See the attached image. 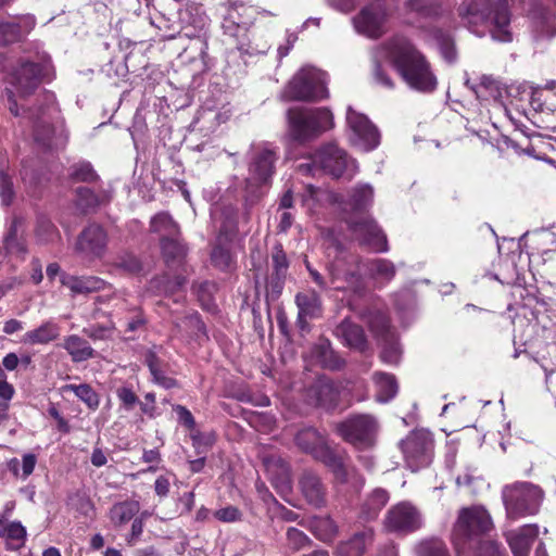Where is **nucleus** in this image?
<instances>
[{
    "label": "nucleus",
    "instance_id": "nucleus-22",
    "mask_svg": "<svg viewBox=\"0 0 556 556\" xmlns=\"http://www.w3.org/2000/svg\"><path fill=\"white\" fill-rule=\"evenodd\" d=\"M348 124L367 150L377 148L380 143V134L377 127L364 114L349 111Z\"/></svg>",
    "mask_w": 556,
    "mask_h": 556
},
{
    "label": "nucleus",
    "instance_id": "nucleus-33",
    "mask_svg": "<svg viewBox=\"0 0 556 556\" xmlns=\"http://www.w3.org/2000/svg\"><path fill=\"white\" fill-rule=\"evenodd\" d=\"M466 86L481 101L497 100L502 97L501 83L492 75H482L478 84H470L467 80Z\"/></svg>",
    "mask_w": 556,
    "mask_h": 556
},
{
    "label": "nucleus",
    "instance_id": "nucleus-19",
    "mask_svg": "<svg viewBox=\"0 0 556 556\" xmlns=\"http://www.w3.org/2000/svg\"><path fill=\"white\" fill-rule=\"evenodd\" d=\"M35 25L36 18L31 14L8 20L0 18V45L5 46L22 40L34 29Z\"/></svg>",
    "mask_w": 556,
    "mask_h": 556
},
{
    "label": "nucleus",
    "instance_id": "nucleus-64",
    "mask_svg": "<svg viewBox=\"0 0 556 556\" xmlns=\"http://www.w3.org/2000/svg\"><path fill=\"white\" fill-rule=\"evenodd\" d=\"M211 257L213 264L218 267L226 268L231 263V254L229 250L222 245H216L213 248Z\"/></svg>",
    "mask_w": 556,
    "mask_h": 556
},
{
    "label": "nucleus",
    "instance_id": "nucleus-2",
    "mask_svg": "<svg viewBox=\"0 0 556 556\" xmlns=\"http://www.w3.org/2000/svg\"><path fill=\"white\" fill-rule=\"evenodd\" d=\"M7 106L15 117H26L33 123V136L35 142L42 149L53 147L54 128L50 121L56 112L54 105V94L48 91L40 93L37 98V108L25 109L24 104H18L15 93L11 89H5Z\"/></svg>",
    "mask_w": 556,
    "mask_h": 556
},
{
    "label": "nucleus",
    "instance_id": "nucleus-61",
    "mask_svg": "<svg viewBox=\"0 0 556 556\" xmlns=\"http://www.w3.org/2000/svg\"><path fill=\"white\" fill-rule=\"evenodd\" d=\"M214 517L220 522H236L242 519V513L236 506L228 505L214 511Z\"/></svg>",
    "mask_w": 556,
    "mask_h": 556
},
{
    "label": "nucleus",
    "instance_id": "nucleus-4",
    "mask_svg": "<svg viewBox=\"0 0 556 556\" xmlns=\"http://www.w3.org/2000/svg\"><path fill=\"white\" fill-rule=\"evenodd\" d=\"M458 14L468 23H490L492 37L501 42H510V10L506 0H463Z\"/></svg>",
    "mask_w": 556,
    "mask_h": 556
},
{
    "label": "nucleus",
    "instance_id": "nucleus-47",
    "mask_svg": "<svg viewBox=\"0 0 556 556\" xmlns=\"http://www.w3.org/2000/svg\"><path fill=\"white\" fill-rule=\"evenodd\" d=\"M458 556H507L505 549L496 542L483 540L478 543L467 555Z\"/></svg>",
    "mask_w": 556,
    "mask_h": 556
},
{
    "label": "nucleus",
    "instance_id": "nucleus-20",
    "mask_svg": "<svg viewBox=\"0 0 556 556\" xmlns=\"http://www.w3.org/2000/svg\"><path fill=\"white\" fill-rule=\"evenodd\" d=\"M112 200L111 192L103 188L78 187L75 190V207L83 215L96 214Z\"/></svg>",
    "mask_w": 556,
    "mask_h": 556
},
{
    "label": "nucleus",
    "instance_id": "nucleus-6",
    "mask_svg": "<svg viewBox=\"0 0 556 556\" xmlns=\"http://www.w3.org/2000/svg\"><path fill=\"white\" fill-rule=\"evenodd\" d=\"M492 527V520L485 510L464 508L460 510L452 533L457 555H467L473 546L483 541L481 535Z\"/></svg>",
    "mask_w": 556,
    "mask_h": 556
},
{
    "label": "nucleus",
    "instance_id": "nucleus-12",
    "mask_svg": "<svg viewBox=\"0 0 556 556\" xmlns=\"http://www.w3.org/2000/svg\"><path fill=\"white\" fill-rule=\"evenodd\" d=\"M401 450L407 467L417 471L428 467L434 454V439L426 429L412 430L401 442Z\"/></svg>",
    "mask_w": 556,
    "mask_h": 556
},
{
    "label": "nucleus",
    "instance_id": "nucleus-10",
    "mask_svg": "<svg viewBox=\"0 0 556 556\" xmlns=\"http://www.w3.org/2000/svg\"><path fill=\"white\" fill-rule=\"evenodd\" d=\"M51 63L45 52H36L34 56L21 60L12 73L11 84L15 87L20 99L30 96L39 86L41 79L48 76Z\"/></svg>",
    "mask_w": 556,
    "mask_h": 556
},
{
    "label": "nucleus",
    "instance_id": "nucleus-7",
    "mask_svg": "<svg viewBox=\"0 0 556 556\" xmlns=\"http://www.w3.org/2000/svg\"><path fill=\"white\" fill-rule=\"evenodd\" d=\"M334 432L355 450L366 451L376 445L379 422L371 414H350L336 424Z\"/></svg>",
    "mask_w": 556,
    "mask_h": 556
},
{
    "label": "nucleus",
    "instance_id": "nucleus-18",
    "mask_svg": "<svg viewBox=\"0 0 556 556\" xmlns=\"http://www.w3.org/2000/svg\"><path fill=\"white\" fill-rule=\"evenodd\" d=\"M340 388L327 376H319L306 390L307 402L327 410L334 409L340 402Z\"/></svg>",
    "mask_w": 556,
    "mask_h": 556
},
{
    "label": "nucleus",
    "instance_id": "nucleus-38",
    "mask_svg": "<svg viewBox=\"0 0 556 556\" xmlns=\"http://www.w3.org/2000/svg\"><path fill=\"white\" fill-rule=\"evenodd\" d=\"M364 266L372 279L382 282H390L396 274L394 264L387 258L368 260L364 263Z\"/></svg>",
    "mask_w": 556,
    "mask_h": 556
},
{
    "label": "nucleus",
    "instance_id": "nucleus-62",
    "mask_svg": "<svg viewBox=\"0 0 556 556\" xmlns=\"http://www.w3.org/2000/svg\"><path fill=\"white\" fill-rule=\"evenodd\" d=\"M0 197L5 205H9L14 197L12 179L3 170H0Z\"/></svg>",
    "mask_w": 556,
    "mask_h": 556
},
{
    "label": "nucleus",
    "instance_id": "nucleus-34",
    "mask_svg": "<svg viewBox=\"0 0 556 556\" xmlns=\"http://www.w3.org/2000/svg\"><path fill=\"white\" fill-rule=\"evenodd\" d=\"M314 354L323 368L340 370L345 366V361L336 352L328 339L321 340L314 349Z\"/></svg>",
    "mask_w": 556,
    "mask_h": 556
},
{
    "label": "nucleus",
    "instance_id": "nucleus-60",
    "mask_svg": "<svg viewBox=\"0 0 556 556\" xmlns=\"http://www.w3.org/2000/svg\"><path fill=\"white\" fill-rule=\"evenodd\" d=\"M372 77L377 84L381 85L384 88L393 89L395 86L394 80L389 75L388 71L383 67L379 60H376L374 62Z\"/></svg>",
    "mask_w": 556,
    "mask_h": 556
},
{
    "label": "nucleus",
    "instance_id": "nucleus-36",
    "mask_svg": "<svg viewBox=\"0 0 556 556\" xmlns=\"http://www.w3.org/2000/svg\"><path fill=\"white\" fill-rule=\"evenodd\" d=\"M372 379L377 387L376 400L380 403L391 401L397 393L399 386L394 375L377 371Z\"/></svg>",
    "mask_w": 556,
    "mask_h": 556
},
{
    "label": "nucleus",
    "instance_id": "nucleus-45",
    "mask_svg": "<svg viewBox=\"0 0 556 556\" xmlns=\"http://www.w3.org/2000/svg\"><path fill=\"white\" fill-rule=\"evenodd\" d=\"M72 392L83 402L89 409H97L100 403L98 393L87 383L72 384Z\"/></svg>",
    "mask_w": 556,
    "mask_h": 556
},
{
    "label": "nucleus",
    "instance_id": "nucleus-31",
    "mask_svg": "<svg viewBox=\"0 0 556 556\" xmlns=\"http://www.w3.org/2000/svg\"><path fill=\"white\" fill-rule=\"evenodd\" d=\"M294 301L299 312L302 313L303 316H308L309 319L321 317L323 301L315 290L299 292Z\"/></svg>",
    "mask_w": 556,
    "mask_h": 556
},
{
    "label": "nucleus",
    "instance_id": "nucleus-40",
    "mask_svg": "<svg viewBox=\"0 0 556 556\" xmlns=\"http://www.w3.org/2000/svg\"><path fill=\"white\" fill-rule=\"evenodd\" d=\"M372 199V188L369 185H359L352 190L350 205L354 212H364L371 205Z\"/></svg>",
    "mask_w": 556,
    "mask_h": 556
},
{
    "label": "nucleus",
    "instance_id": "nucleus-35",
    "mask_svg": "<svg viewBox=\"0 0 556 556\" xmlns=\"http://www.w3.org/2000/svg\"><path fill=\"white\" fill-rule=\"evenodd\" d=\"M140 504L136 500L115 503L109 511V518L115 527H121L134 519L139 513Z\"/></svg>",
    "mask_w": 556,
    "mask_h": 556
},
{
    "label": "nucleus",
    "instance_id": "nucleus-24",
    "mask_svg": "<svg viewBox=\"0 0 556 556\" xmlns=\"http://www.w3.org/2000/svg\"><path fill=\"white\" fill-rule=\"evenodd\" d=\"M299 485L303 496L311 505L315 507L325 506L327 490L316 472L304 470L300 477Z\"/></svg>",
    "mask_w": 556,
    "mask_h": 556
},
{
    "label": "nucleus",
    "instance_id": "nucleus-51",
    "mask_svg": "<svg viewBox=\"0 0 556 556\" xmlns=\"http://www.w3.org/2000/svg\"><path fill=\"white\" fill-rule=\"evenodd\" d=\"M441 55L448 63H454L457 59V50L454 39L447 33L440 30L435 36Z\"/></svg>",
    "mask_w": 556,
    "mask_h": 556
},
{
    "label": "nucleus",
    "instance_id": "nucleus-52",
    "mask_svg": "<svg viewBox=\"0 0 556 556\" xmlns=\"http://www.w3.org/2000/svg\"><path fill=\"white\" fill-rule=\"evenodd\" d=\"M147 324V319L141 309H136L132 312L131 316H129L124 321V332L127 334L128 340L136 339V332L143 330Z\"/></svg>",
    "mask_w": 556,
    "mask_h": 556
},
{
    "label": "nucleus",
    "instance_id": "nucleus-57",
    "mask_svg": "<svg viewBox=\"0 0 556 556\" xmlns=\"http://www.w3.org/2000/svg\"><path fill=\"white\" fill-rule=\"evenodd\" d=\"M287 541L289 547L298 552L312 544V540L298 528L291 527L287 531Z\"/></svg>",
    "mask_w": 556,
    "mask_h": 556
},
{
    "label": "nucleus",
    "instance_id": "nucleus-48",
    "mask_svg": "<svg viewBox=\"0 0 556 556\" xmlns=\"http://www.w3.org/2000/svg\"><path fill=\"white\" fill-rule=\"evenodd\" d=\"M289 260L281 243H276L271 250V273L275 275L287 276L289 269Z\"/></svg>",
    "mask_w": 556,
    "mask_h": 556
},
{
    "label": "nucleus",
    "instance_id": "nucleus-9",
    "mask_svg": "<svg viewBox=\"0 0 556 556\" xmlns=\"http://www.w3.org/2000/svg\"><path fill=\"white\" fill-rule=\"evenodd\" d=\"M503 498L508 517L518 519L539 511L543 491L530 482H516L505 488Z\"/></svg>",
    "mask_w": 556,
    "mask_h": 556
},
{
    "label": "nucleus",
    "instance_id": "nucleus-50",
    "mask_svg": "<svg viewBox=\"0 0 556 556\" xmlns=\"http://www.w3.org/2000/svg\"><path fill=\"white\" fill-rule=\"evenodd\" d=\"M417 552L419 556H450L446 544L440 539L422 541Z\"/></svg>",
    "mask_w": 556,
    "mask_h": 556
},
{
    "label": "nucleus",
    "instance_id": "nucleus-46",
    "mask_svg": "<svg viewBox=\"0 0 556 556\" xmlns=\"http://www.w3.org/2000/svg\"><path fill=\"white\" fill-rule=\"evenodd\" d=\"M190 439L198 455L205 454L216 442L214 432H202L198 429L191 431Z\"/></svg>",
    "mask_w": 556,
    "mask_h": 556
},
{
    "label": "nucleus",
    "instance_id": "nucleus-55",
    "mask_svg": "<svg viewBox=\"0 0 556 556\" xmlns=\"http://www.w3.org/2000/svg\"><path fill=\"white\" fill-rule=\"evenodd\" d=\"M287 276L270 274L266 279V299L276 301L282 293Z\"/></svg>",
    "mask_w": 556,
    "mask_h": 556
},
{
    "label": "nucleus",
    "instance_id": "nucleus-14",
    "mask_svg": "<svg viewBox=\"0 0 556 556\" xmlns=\"http://www.w3.org/2000/svg\"><path fill=\"white\" fill-rule=\"evenodd\" d=\"M349 230L352 231L361 247L369 248L377 253L389 250L388 239L378 223L370 216H364L348 222Z\"/></svg>",
    "mask_w": 556,
    "mask_h": 556
},
{
    "label": "nucleus",
    "instance_id": "nucleus-58",
    "mask_svg": "<svg viewBox=\"0 0 556 556\" xmlns=\"http://www.w3.org/2000/svg\"><path fill=\"white\" fill-rule=\"evenodd\" d=\"M56 236V228L49 219L45 217L38 218L36 226V237L38 241L47 243L53 241Z\"/></svg>",
    "mask_w": 556,
    "mask_h": 556
},
{
    "label": "nucleus",
    "instance_id": "nucleus-59",
    "mask_svg": "<svg viewBox=\"0 0 556 556\" xmlns=\"http://www.w3.org/2000/svg\"><path fill=\"white\" fill-rule=\"evenodd\" d=\"M72 505L75 507V510L92 520L94 517V505L89 496L86 494H76L74 498H72Z\"/></svg>",
    "mask_w": 556,
    "mask_h": 556
},
{
    "label": "nucleus",
    "instance_id": "nucleus-25",
    "mask_svg": "<svg viewBox=\"0 0 556 556\" xmlns=\"http://www.w3.org/2000/svg\"><path fill=\"white\" fill-rule=\"evenodd\" d=\"M333 334L350 349H354L358 352H365L368 348L367 338L363 327L348 318L343 319L336 327Z\"/></svg>",
    "mask_w": 556,
    "mask_h": 556
},
{
    "label": "nucleus",
    "instance_id": "nucleus-1",
    "mask_svg": "<svg viewBox=\"0 0 556 556\" xmlns=\"http://www.w3.org/2000/svg\"><path fill=\"white\" fill-rule=\"evenodd\" d=\"M378 53L410 89L421 93L437 89L438 78L431 62L409 37L391 36L380 43Z\"/></svg>",
    "mask_w": 556,
    "mask_h": 556
},
{
    "label": "nucleus",
    "instance_id": "nucleus-42",
    "mask_svg": "<svg viewBox=\"0 0 556 556\" xmlns=\"http://www.w3.org/2000/svg\"><path fill=\"white\" fill-rule=\"evenodd\" d=\"M312 530L316 538L324 542L332 541L338 533L336 522L328 516L315 518L312 521Z\"/></svg>",
    "mask_w": 556,
    "mask_h": 556
},
{
    "label": "nucleus",
    "instance_id": "nucleus-41",
    "mask_svg": "<svg viewBox=\"0 0 556 556\" xmlns=\"http://www.w3.org/2000/svg\"><path fill=\"white\" fill-rule=\"evenodd\" d=\"M100 176L88 161H78L72 164V182L97 184Z\"/></svg>",
    "mask_w": 556,
    "mask_h": 556
},
{
    "label": "nucleus",
    "instance_id": "nucleus-28",
    "mask_svg": "<svg viewBox=\"0 0 556 556\" xmlns=\"http://www.w3.org/2000/svg\"><path fill=\"white\" fill-rule=\"evenodd\" d=\"M374 535L371 528L356 532L351 539L337 546L336 556H363L367 545L372 543Z\"/></svg>",
    "mask_w": 556,
    "mask_h": 556
},
{
    "label": "nucleus",
    "instance_id": "nucleus-21",
    "mask_svg": "<svg viewBox=\"0 0 556 556\" xmlns=\"http://www.w3.org/2000/svg\"><path fill=\"white\" fill-rule=\"evenodd\" d=\"M294 442L299 450L316 460H319L330 448L325 435L314 427H305L299 430L294 437Z\"/></svg>",
    "mask_w": 556,
    "mask_h": 556
},
{
    "label": "nucleus",
    "instance_id": "nucleus-29",
    "mask_svg": "<svg viewBox=\"0 0 556 556\" xmlns=\"http://www.w3.org/2000/svg\"><path fill=\"white\" fill-rule=\"evenodd\" d=\"M390 494L382 488H376L364 500L359 508V518L364 521L376 520L388 504Z\"/></svg>",
    "mask_w": 556,
    "mask_h": 556
},
{
    "label": "nucleus",
    "instance_id": "nucleus-30",
    "mask_svg": "<svg viewBox=\"0 0 556 556\" xmlns=\"http://www.w3.org/2000/svg\"><path fill=\"white\" fill-rule=\"evenodd\" d=\"M23 219L15 217L3 239L5 250L11 254L24 255L27 252L26 241L23 236Z\"/></svg>",
    "mask_w": 556,
    "mask_h": 556
},
{
    "label": "nucleus",
    "instance_id": "nucleus-15",
    "mask_svg": "<svg viewBox=\"0 0 556 556\" xmlns=\"http://www.w3.org/2000/svg\"><path fill=\"white\" fill-rule=\"evenodd\" d=\"M389 18L388 10L384 4L372 2L365 5L354 17L355 29L372 39L382 37L387 31V22Z\"/></svg>",
    "mask_w": 556,
    "mask_h": 556
},
{
    "label": "nucleus",
    "instance_id": "nucleus-49",
    "mask_svg": "<svg viewBox=\"0 0 556 556\" xmlns=\"http://www.w3.org/2000/svg\"><path fill=\"white\" fill-rule=\"evenodd\" d=\"M369 329L378 342L394 336L389 319L383 315L372 317L369 321Z\"/></svg>",
    "mask_w": 556,
    "mask_h": 556
},
{
    "label": "nucleus",
    "instance_id": "nucleus-16",
    "mask_svg": "<svg viewBox=\"0 0 556 556\" xmlns=\"http://www.w3.org/2000/svg\"><path fill=\"white\" fill-rule=\"evenodd\" d=\"M313 165L331 176L339 179L348 168L349 155L345 150L334 142L321 144L312 155Z\"/></svg>",
    "mask_w": 556,
    "mask_h": 556
},
{
    "label": "nucleus",
    "instance_id": "nucleus-5",
    "mask_svg": "<svg viewBox=\"0 0 556 556\" xmlns=\"http://www.w3.org/2000/svg\"><path fill=\"white\" fill-rule=\"evenodd\" d=\"M287 121L289 136L299 144L316 140L334 127L333 114L326 106L290 108L287 111Z\"/></svg>",
    "mask_w": 556,
    "mask_h": 556
},
{
    "label": "nucleus",
    "instance_id": "nucleus-54",
    "mask_svg": "<svg viewBox=\"0 0 556 556\" xmlns=\"http://www.w3.org/2000/svg\"><path fill=\"white\" fill-rule=\"evenodd\" d=\"M115 394L121 403V408L126 412H131L136 405H139L140 400L131 387L122 386L115 391Z\"/></svg>",
    "mask_w": 556,
    "mask_h": 556
},
{
    "label": "nucleus",
    "instance_id": "nucleus-27",
    "mask_svg": "<svg viewBox=\"0 0 556 556\" xmlns=\"http://www.w3.org/2000/svg\"><path fill=\"white\" fill-rule=\"evenodd\" d=\"M161 255L168 268L181 266L188 255V245L180 236L160 240Z\"/></svg>",
    "mask_w": 556,
    "mask_h": 556
},
{
    "label": "nucleus",
    "instance_id": "nucleus-17",
    "mask_svg": "<svg viewBox=\"0 0 556 556\" xmlns=\"http://www.w3.org/2000/svg\"><path fill=\"white\" fill-rule=\"evenodd\" d=\"M109 243V235L103 226L90 223L78 235L75 250L85 258L93 261L103 257Z\"/></svg>",
    "mask_w": 556,
    "mask_h": 556
},
{
    "label": "nucleus",
    "instance_id": "nucleus-56",
    "mask_svg": "<svg viewBox=\"0 0 556 556\" xmlns=\"http://www.w3.org/2000/svg\"><path fill=\"white\" fill-rule=\"evenodd\" d=\"M115 265L129 274H138L142 270L141 261L135 254L128 252L118 255Z\"/></svg>",
    "mask_w": 556,
    "mask_h": 556
},
{
    "label": "nucleus",
    "instance_id": "nucleus-26",
    "mask_svg": "<svg viewBox=\"0 0 556 556\" xmlns=\"http://www.w3.org/2000/svg\"><path fill=\"white\" fill-rule=\"evenodd\" d=\"M538 535L539 527L536 525H525L508 532L506 540L514 556H529L531 546Z\"/></svg>",
    "mask_w": 556,
    "mask_h": 556
},
{
    "label": "nucleus",
    "instance_id": "nucleus-3",
    "mask_svg": "<svg viewBox=\"0 0 556 556\" xmlns=\"http://www.w3.org/2000/svg\"><path fill=\"white\" fill-rule=\"evenodd\" d=\"M277 160V149L271 146L267 143L252 146L248 163V176L244 179L247 220L250 218L248 208L264 197V187L270 185Z\"/></svg>",
    "mask_w": 556,
    "mask_h": 556
},
{
    "label": "nucleus",
    "instance_id": "nucleus-39",
    "mask_svg": "<svg viewBox=\"0 0 556 556\" xmlns=\"http://www.w3.org/2000/svg\"><path fill=\"white\" fill-rule=\"evenodd\" d=\"M59 336V328L55 324L48 321L38 328L27 331L22 339L25 344H46Z\"/></svg>",
    "mask_w": 556,
    "mask_h": 556
},
{
    "label": "nucleus",
    "instance_id": "nucleus-13",
    "mask_svg": "<svg viewBox=\"0 0 556 556\" xmlns=\"http://www.w3.org/2000/svg\"><path fill=\"white\" fill-rule=\"evenodd\" d=\"M420 511L409 502H400L391 506L383 519V526L390 533L408 534L421 528Z\"/></svg>",
    "mask_w": 556,
    "mask_h": 556
},
{
    "label": "nucleus",
    "instance_id": "nucleus-32",
    "mask_svg": "<svg viewBox=\"0 0 556 556\" xmlns=\"http://www.w3.org/2000/svg\"><path fill=\"white\" fill-rule=\"evenodd\" d=\"M150 231L159 235L160 240L181 235L180 226L167 212H160L151 218Z\"/></svg>",
    "mask_w": 556,
    "mask_h": 556
},
{
    "label": "nucleus",
    "instance_id": "nucleus-63",
    "mask_svg": "<svg viewBox=\"0 0 556 556\" xmlns=\"http://www.w3.org/2000/svg\"><path fill=\"white\" fill-rule=\"evenodd\" d=\"M173 410L177 414L178 421L184 427H186L190 431L195 429V419L191 412L186 406L175 404L173 405Z\"/></svg>",
    "mask_w": 556,
    "mask_h": 556
},
{
    "label": "nucleus",
    "instance_id": "nucleus-37",
    "mask_svg": "<svg viewBox=\"0 0 556 556\" xmlns=\"http://www.w3.org/2000/svg\"><path fill=\"white\" fill-rule=\"evenodd\" d=\"M404 10L421 18H433L441 14L442 0H405Z\"/></svg>",
    "mask_w": 556,
    "mask_h": 556
},
{
    "label": "nucleus",
    "instance_id": "nucleus-43",
    "mask_svg": "<svg viewBox=\"0 0 556 556\" xmlns=\"http://www.w3.org/2000/svg\"><path fill=\"white\" fill-rule=\"evenodd\" d=\"M105 281L96 276L72 277V292L92 293L103 290Z\"/></svg>",
    "mask_w": 556,
    "mask_h": 556
},
{
    "label": "nucleus",
    "instance_id": "nucleus-44",
    "mask_svg": "<svg viewBox=\"0 0 556 556\" xmlns=\"http://www.w3.org/2000/svg\"><path fill=\"white\" fill-rule=\"evenodd\" d=\"M0 536L7 538L9 548L17 549L24 544L26 530L20 522H11L0 528Z\"/></svg>",
    "mask_w": 556,
    "mask_h": 556
},
{
    "label": "nucleus",
    "instance_id": "nucleus-8",
    "mask_svg": "<svg viewBox=\"0 0 556 556\" xmlns=\"http://www.w3.org/2000/svg\"><path fill=\"white\" fill-rule=\"evenodd\" d=\"M282 97L288 101L320 102L329 98L323 72L313 67L298 71L286 85Z\"/></svg>",
    "mask_w": 556,
    "mask_h": 556
},
{
    "label": "nucleus",
    "instance_id": "nucleus-11",
    "mask_svg": "<svg viewBox=\"0 0 556 556\" xmlns=\"http://www.w3.org/2000/svg\"><path fill=\"white\" fill-rule=\"evenodd\" d=\"M362 266H364V262L357 254L336 257L329 267L330 282L333 288L361 294L365 290V281L361 273Z\"/></svg>",
    "mask_w": 556,
    "mask_h": 556
},
{
    "label": "nucleus",
    "instance_id": "nucleus-53",
    "mask_svg": "<svg viewBox=\"0 0 556 556\" xmlns=\"http://www.w3.org/2000/svg\"><path fill=\"white\" fill-rule=\"evenodd\" d=\"M378 343L382 346L380 353L381 361L390 365L397 364L400 359V349L395 334Z\"/></svg>",
    "mask_w": 556,
    "mask_h": 556
},
{
    "label": "nucleus",
    "instance_id": "nucleus-23",
    "mask_svg": "<svg viewBox=\"0 0 556 556\" xmlns=\"http://www.w3.org/2000/svg\"><path fill=\"white\" fill-rule=\"evenodd\" d=\"M323 463L333 475L334 481L339 484L349 482L350 477H357L361 486L364 485L365 479L358 475L354 467H349L345 464L344 456L338 454L333 448H329L318 460Z\"/></svg>",
    "mask_w": 556,
    "mask_h": 556
}]
</instances>
